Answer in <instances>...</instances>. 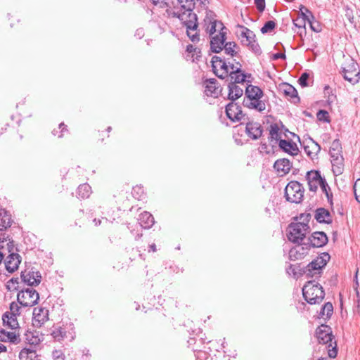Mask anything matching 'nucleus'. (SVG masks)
Listing matches in <instances>:
<instances>
[{
    "label": "nucleus",
    "mask_w": 360,
    "mask_h": 360,
    "mask_svg": "<svg viewBox=\"0 0 360 360\" xmlns=\"http://www.w3.org/2000/svg\"><path fill=\"white\" fill-rule=\"evenodd\" d=\"M316 335L320 344L326 345L329 357L335 358L338 354L337 343L330 326L322 324L316 330Z\"/></svg>",
    "instance_id": "nucleus-1"
},
{
    "label": "nucleus",
    "mask_w": 360,
    "mask_h": 360,
    "mask_svg": "<svg viewBox=\"0 0 360 360\" xmlns=\"http://www.w3.org/2000/svg\"><path fill=\"white\" fill-rule=\"evenodd\" d=\"M246 98H244L243 104L250 109H255L261 112L265 110V103L260 101L263 96L262 89L252 84H248L245 89Z\"/></svg>",
    "instance_id": "nucleus-2"
},
{
    "label": "nucleus",
    "mask_w": 360,
    "mask_h": 360,
    "mask_svg": "<svg viewBox=\"0 0 360 360\" xmlns=\"http://www.w3.org/2000/svg\"><path fill=\"white\" fill-rule=\"evenodd\" d=\"M302 294L304 300L310 304H319L325 297L323 287L315 283L314 281H309L304 285Z\"/></svg>",
    "instance_id": "nucleus-3"
},
{
    "label": "nucleus",
    "mask_w": 360,
    "mask_h": 360,
    "mask_svg": "<svg viewBox=\"0 0 360 360\" xmlns=\"http://www.w3.org/2000/svg\"><path fill=\"white\" fill-rule=\"evenodd\" d=\"M288 238L290 241L301 244L306 235L310 231V226L305 223L292 222L288 226Z\"/></svg>",
    "instance_id": "nucleus-4"
},
{
    "label": "nucleus",
    "mask_w": 360,
    "mask_h": 360,
    "mask_svg": "<svg viewBox=\"0 0 360 360\" xmlns=\"http://www.w3.org/2000/svg\"><path fill=\"white\" fill-rule=\"evenodd\" d=\"M238 27L241 30L239 34L241 44L243 46L248 47V49L256 55H260L262 53V51L259 44L256 41L255 34L243 25H238Z\"/></svg>",
    "instance_id": "nucleus-5"
},
{
    "label": "nucleus",
    "mask_w": 360,
    "mask_h": 360,
    "mask_svg": "<svg viewBox=\"0 0 360 360\" xmlns=\"http://www.w3.org/2000/svg\"><path fill=\"white\" fill-rule=\"evenodd\" d=\"M304 188L302 184L297 181L289 182L285 188V197L292 203H300L304 198Z\"/></svg>",
    "instance_id": "nucleus-6"
},
{
    "label": "nucleus",
    "mask_w": 360,
    "mask_h": 360,
    "mask_svg": "<svg viewBox=\"0 0 360 360\" xmlns=\"http://www.w3.org/2000/svg\"><path fill=\"white\" fill-rule=\"evenodd\" d=\"M229 58H225L218 56H214L212 58V66L216 76L219 78L224 79L229 76L231 70V61Z\"/></svg>",
    "instance_id": "nucleus-7"
},
{
    "label": "nucleus",
    "mask_w": 360,
    "mask_h": 360,
    "mask_svg": "<svg viewBox=\"0 0 360 360\" xmlns=\"http://www.w3.org/2000/svg\"><path fill=\"white\" fill-rule=\"evenodd\" d=\"M39 298L37 291L32 288L21 290L17 296L18 302L23 307H32L36 304Z\"/></svg>",
    "instance_id": "nucleus-8"
},
{
    "label": "nucleus",
    "mask_w": 360,
    "mask_h": 360,
    "mask_svg": "<svg viewBox=\"0 0 360 360\" xmlns=\"http://www.w3.org/2000/svg\"><path fill=\"white\" fill-rule=\"evenodd\" d=\"M194 8L183 9L181 13H174V15L177 17L186 28L197 29L198 27L197 15L193 12Z\"/></svg>",
    "instance_id": "nucleus-9"
},
{
    "label": "nucleus",
    "mask_w": 360,
    "mask_h": 360,
    "mask_svg": "<svg viewBox=\"0 0 360 360\" xmlns=\"http://www.w3.org/2000/svg\"><path fill=\"white\" fill-rule=\"evenodd\" d=\"M327 262L323 257H317L304 267L302 271L308 278L319 277L322 272V268Z\"/></svg>",
    "instance_id": "nucleus-10"
},
{
    "label": "nucleus",
    "mask_w": 360,
    "mask_h": 360,
    "mask_svg": "<svg viewBox=\"0 0 360 360\" xmlns=\"http://www.w3.org/2000/svg\"><path fill=\"white\" fill-rule=\"evenodd\" d=\"M342 69V75L345 80L353 84L359 81L360 72L358 70V64L353 60H350V62Z\"/></svg>",
    "instance_id": "nucleus-11"
},
{
    "label": "nucleus",
    "mask_w": 360,
    "mask_h": 360,
    "mask_svg": "<svg viewBox=\"0 0 360 360\" xmlns=\"http://www.w3.org/2000/svg\"><path fill=\"white\" fill-rule=\"evenodd\" d=\"M241 64L239 62L231 65V70L227 77L230 78V82L234 84H243L246 82L247 77H251V75L245 74L241 70Z\"/></svg>",
    "instance_id": "nucleus-12"
},
{
    "label": "nucleus",
    "mask_w": 360,
    "mask_h": 360,
    "mask_svg": "<svg viewBox=\"0 0 360 360\" xmlns=\"http://www.w3.org/2000/svg\"><path fill=\"white\" fill-rule=\"evenodd\" d=\"M306 179L309 186V190L311 192H316L318 186H321L322 181H326V179L322 177L319 170H311L307 172Z\"/></svg>",
    "instance_id": "nucleus-13"
},
{
    "label": "nucleus",
    "mask_w": 360,
    "mask_h": 360,
    "mask_svg": "<svg viewBox=\"0 0 360 360\" xmlns=\"http://www.w3.org/2000/svg\"><path fill=\"white\" fill-rule=\"evenodd\" d=\"M306 243L309 248H322L328 242L327 235L323 231H315L308 238Z\"/></svg>",
    "instance_id": "nucleus-14"
},
{
    "label": "nucleus",
    "mask_w": 360,
    "mask_h": 360,
    "mask_svg": "<svg viewBox=\"0 0 360 360\" xmlns=\"http://www.w3.org/2000/svg\"><path fill=\"white\" fill-rule=\"evenodd\" d=\"M227 31H222L219 34L212 37L210 40V49L214 53H218L223 50V47L226 42Z\"/></svg>",
    "instance_id": "nucleus-15"
},
{
    "label": "nucleus",
    "mask_w": 360,
    "mask_h": 360,
    "mask_svg": "<svg viewBox=\"0 0 360 360\" xmlns=\"http://www.w3.org/2000/svg\"><path fill=\"white\" fill-rule=\"evenodd\" d=\"M20 277L25 283H27L28 285L31 286L38 285L40 283L41 278L40 273L39 271H33V269L28 271L26 270L22 271Z\"/></svg>",
    "instance_id": "nucleus-16"
},
{
    "label": "nucleus",
    "mask_w": 360,
    "mask_h": 360,
    "mask_svg": "<svg viewBox=\"0 0 360 360\" xmlns=\"http://www.w3.org/2000/svg\"><path fill=\"white\" fill-rule=\"evenodd\" d=\"M205 93L207 96L217 98L221 92L220 85H218L217 80L214 78L206 79L204 82Z\"/></svg>",
    "instance_id": "nucleus-17"
},
{
    "label": "nucleus",
    "mask_w": 360,
    "mask_h": 360,
    "mask_svg": "<svg viewBox=\"0 0 360 360\" xmlns=\"http://www.w3.org/2000/svg\"><path fill=\"white\" fill-rule=\"evenodd\" d=\"M300 15L293 20L294 25L297 28H304L306 26V22L309 19H314L313 13L305 6H300Z\"/></svg>",
    "instance_id": "nucleus-18"
},
{
    "label": "nucleus",
    "mask_w": 360,
    "mask_h": 360,
    "mask_svg": "<svg viewBox=\"0 0 360 360\" xmlns=\"http://www.w3.org/2000/svg\"><path fill=\"white\" fill-rule=\"evenodd\" d=\"M49 320V311L45 308L36 307L33 311L32 324L35 327H41Z\"/></svg>",
    "instance_id": "nucleus-19"
},
{
    "label": "nucleus",
    "mask_w": 360,
    "mask_h": 360,
    "mask_svg": "<svg viewBox=\"0 0 360 360\" xmlns=\"http://www.w3.org/2000/svg\"><path fill=\"white\" fill-rule=\"evenodd\" d=\"M279 91H281L292 103L296 104L300 102L296 89L288 83H283L280 86Z\"/></svg>",
    "instance_id": "nucleus-20"
},
{
    "label": "nucleus",
    "mask_w": 360,
    "mask_h": 360,
    "mask_svg": "<svg viewBox=\"0 0 360 360\" xmlns=\"http://www.w3.org/2000/svg\"><path fill=\"white\" fill-rule=\"evenodd\" d=\"M309 245L306 243H301L298 245L292 248L289 251V257L291 260L302 259L309 250Z\"/></svg>",
    "instance_id": "nucleus-21"
},
{
    "label": "nucleus",
    "mask_w": 360,
    "mask_h": 360,
    "mask_svg": "<svg viewBox=\"0 0 360 360\" xmlns=\"http://www.w3.org/2000/svg\"><path fill=\"white\" fill-rule=\"evenodd\" d=\"M336 100L335 96H330L327 101H318L316 104L319 108L316 109V112H333L335 110V106L337 105V103H335Z\"/></svg>",
    "instance_id": "nucleus-22"
},
{
    "label": "nucleus",
    "mask_w": 360,
    "mask_h": 360,
    "mask_svg": "<svg viewBox=\"0 0 360 360\" xmlns=\"http://www.w3.org/2000/svg\"><path fill=\"white\" fill-rule=\"evenodd\" d=\"M20 256L18 253L9 254L5 261V266L6 270L10 273H13L18 268L21 262Z\"/></svg>",
    "instance_id": "nucleus-23"
},
{
    "label": "nucleus",
    "mask_w": 360,
    "mask_h": 360,
    "mask_svg": "<svg viewBox=\"0 0 360 360\" xmlns=\"http://www.w3.org/2000/svg\"><path fill=\"white\" fill-rule=\"evenodd\" d=\"M245 131L248 136L253 140H257L262 135V128L257 122H248L245 127Z\"/></svg>",
    "instance_id": "nucleus-24"
},
{
    "label": "nucleus",
    "mask_w": 360,
    "mask_h": 360,
    "mask_svg": "<svg viewBox=\"0 0 360 360\" xmlns=\"http://www.w3.org/2000/svg\"><path fill=\"white\" fill-rule=\"evenodd\" d=\"M292 167V163L286 158L277 160L274 165V168L278 175L284 176L288 174Z\"/></svg>",
    "instance_id": "nucleus-25"
},
{
    "label": "nucleus",
    "mask_w": 360,
    "mask_h": 360,
    "mask_svg": "<svg viewBox=\"0 0 360 360\" xmlns=\"http://www.w3.org/2000/svg\"><path fill=\"white\" fill-rule=\"evenodd\" d=\"M314 218L321 224H330L333 221L330 212L323 207L317 208L316 210Z\"/></svg>",
    "instance_id": "nucleus-26"
},
{
    "label": "nucleus",
    "mask_w": 360,
    "mask_h": 360,
    "mask_svg": "<svg viewBox=\"0 0 360 360\" xmlns=\"http://www.w3.org/2000/svg\"><path fill=\"white\" fill-rule=\"evenodd\" d=\"M269 135L268 140L272 146H274V143H277V142L279 143L280 140H282V131L280 129L278 124H271L269 127Z\"/></svg>",
    "instance_id": "nucleus-27"
},
{
    "label": "nucleus",
    "mask_w": 360,
    "mask_h": 360,
    "mask_svg": "<svg viewBox=\"0 0 360 360\" xmlns=\"http://www.w3.org/2000/svg\"><path fill=\"white\" fill-rule=\"evenodd\" d=\"M278 146L283 151L292 155H295L299 152L297 144L291 141L280 140Z\"/></svg>",
    "instance_id": "nucleus-28"
},
{
    "label": "nucleus",
    "mask_w": 360,
    "mask_h": 360,
    "mask_svg": "<svg viewBox=\"0 0 360 360\" xmlns=\"http://www.w3.org/2000/svg\"><path fill=\"white\" fill-rule=\"evenodd\" d=\"M229 95L228 98L232 101L241 97L243 94V89L234 82H229L228 84Z\"/></svg>",
    "instance_id": "nucleus-29"
},
{
    "label": "nucleus",
    "mask_w": 360,
    "mask_h": 360,
    "mask_svg": "<svg viewBox=\"0 0 360 360\" xmlns=\"http://www.w3.org/2000/svg\"><path fill=\"white\" fill-rule=\"evenodd\" d=\"M304 149L307 155L313 160L321 151V148L319 143L311 139L309 144L305 146Z\"/></svg>",
    "instance_id": "nucleus-30"
},
{
    "label": "nucleus",
    "mask_w": 360,
    "mask_h": 360,
    "mask_svg": "<svg viewBox=\"0 0 360 360\" xmlns=\"http://www.w3.org/2000/svg\"><path fill=\"white\" fill-rule=\"evenodd\" d=\"M139 220L140 226L144 229L150 228L155 223L154 217L148 212L141 213L139 215Z\"/></svg>",
    "instance_id": "nucleus-31"
},
{
    "label": "nucleus",
    "mask_w": 360,
    "mask_h": 360,
    "mask_svg": "<svg viewBox=\"0 0 360 360\" xmlns=\"http://www.w3.org/2000/svg\"><path fill=\"white\" fill-rule=\"evenodd\" d=\"M20 339L19 335H17L14 332H7L4 329L0 328V341L10 342L17 344L20 342Z\"/></svg>",
    "instance_id": "nucleus-32"
},
{
    "label": "nucleus",
    "mask_w": 360,
    "mask_h": 360,
    "mask_svg": "<svg viewBox=\"0 0 360 360\" xmlns=\"http://www.w3.org/2000/svg\"><path fill=\"white\" fill-rule=\"evenodd\" d=\"M2 320L4 326H7L11 329L18 328V322L17 321V316L10 314L9 313H4L2 316Z\"/></svg>",
    "instance_id": "nucleus-33"
},
{
    "label": "nucleus",
    "mask_w": 360,
    "mask_h": 360,
    "mask_svg": "<svg viewBox=\"0 0 360 360\" xmlns=\"http://www.w3.org/2000/svg\"><path fill=\"white\" fill-rule=\"evenodd\" d=\"M332 166H333V172L335 174L339 175L341 174L344 170V158L343 156L336 157L335 158H332L330 160Z\"/></svg>",
    "instance_id": "nucleus-34"
},
{
    "label": "nucleus",
    "mask_w": 360,
    "mask_h": 360,
    "mask_svg": "<svg viewBox=\"0 0 360 360\" xmlns=\"http://www.w3.org/2000/svg\"><path fill=\"white\" fill-rule=\"evenodd\" d=\"M224 53L231 58L235 57L238 55L239 51V46L234 41L226 42L223 47Z\"/></svg>",
    "instance_id": "nucleus-35"
},
{
    "label": "nucleus",
    "mask_w": 360,
    "mask_h": 360,
    "mask_svg": "<svg viewBox=\"0 0 360 360\" xmlns=\"http://www.w3.org/2000/svg\"><path fill=\"white\" fill-rule=\"evenodd\" d=\"M329 154L330 159L335 158L336 157L342 156V146L338 139H335L332 142L330 147Z\"/></svg>",
    "instance_id": "nucleus-36"
},
{
    "label": "nucleus",
    "mask_w": 360,
    "mask_h": 360,
    "mask_svg": "<svg viewBox=\"0 0 360 360\" xmlns=\"http://www.w3.org/2000/svg\"><path fill=\"white\" fill-rule=\"evenodd\" d=\"M217 30L219 31V32H221L222 31H227L228 30L221 21L214 20L211 22L210 25L207 27V31L210 35H212Z\"/></svg>",
    "instance_id": "nucleus-37"
},
{
    "label": "nucleus",
    "mask_w": 360,
    "mask_h": 360,
    "mask_svg": "<svg viewBox=\"0 0 360 360\" xmlns=\"http://www.w3.org/2000/svg\"><path fill=\"white\" fill-rule=\"evenodd\" d=\"M333 312V307L330 302L326 303L321 309L319 314V318L327 319L330 318Z\"/></svg>",
    "instance_id": "nucleus-38"
},
{
    "label": "nucleus",
    "mask_w": 360,
    "mask_h": 360,
    "mask_svg": "<svg viewBox=\"0 0 360 360\" xmlns=\"http://www.w3.org/2000/svg\"><path fill=\"white\" fill-rule=\"evenodd\" d=\"M77 193L82 199L87 198L91 193V188L87 184H83L79 186Z\"/></svg>",
    "instance_id": "nucleus-39"
},
{
    "label": "nucleus",
    "mask_w": 360,
    "mask_h": 360,
    "mask_svg": "<svg viewBox=\"0 0 360 360\" xmlns=\"http://www.w3.org/2000/svg\"><path fill=\"white\" fill-rule=\"evenodd\" d=\"M11 216L6 212L2 214L0 213V231H4L11 226Z\"/></svg>",
    "instance_id": "nucleus-40"
},
{
    "label": "nucleus",
    "mask_w": 360,
    "mask_h": 360,
    "mask_svg": "<svg viewBox=\"0 0 360 360\" xmlns=\"http://www.w3.org/2000/svg\"><path fill=\"white\" fill-rule=\"evenodd\" d=\"M323 193L326 195L328 202L333 206V193L331 192L330 188L328 186L327 181H322L321 185L320 186Z\"/></svg>",
    "instance_id": "nucleus-41"
},
{
    "label": "nucleus",
    "mask_w": 360,
    "mask_h": 360,
    "mask_svg": "<svg viewBox=\"0 0 360 360\" xmlns=\"http://www.w3.org/2000/svg\"><path fill=\"white\" fill-rule=\"evenodd\" d=\"M51 335L55 340L60 342L66 337V330L62 327H58L52 331Z\"/></svg>",
    "instance_id": "nucleus-42"
},
{
    "label": "nucleus",
    "mask_w": 360,
    "mask_h": 360,
    "mask_svg": "<svg viewBox=\"0 0 360 360\" xmlns=\"http://www.w3.org/2000/svg\"><path fill=\"white\" fill-rule=\"evenodd\" d=\"M246 114H225L224 117L222 114L220 115L219 119H229L231 122H237L241 121L245 116Z\"/></svg>",
    "instance_id": "nucleus-43"
},
{
    "label": "nucleus",
    "mask_w": 360,
    "mask_h": 360,
    "mask_svg": "<svg viewBox=\"0 0 360 360\" xmlns=\"http://www.w3.org/2000/svg\"><path fill=\"white\" fill-rule=\"evenodd\" d=\"M29 354L34 356L35 351L30 348H24L20 352L19 358L20 360H29Z\"/></svg>",
    "instance_id": "nucleus-44"
},
{
    "label": "nucleus",
    "mask_w": 360,
    "mask_h": 360,
    "mask_svg": "<svg viewBox=\"0 0 360 360\" xmlns=\"http://www.w3.org/2000/svg\"><path fill=\"white\" fill-rule=\"evenodd\" d=\"M276 27V23L273 20L267 21L264 26L261 28L262 34H266L273 31Z\"/></svg>",
    "instance_id": "nucleus-45"
},
{
    "label": "nucleus",
    "mask_w": 360,
    "mask_h": 360,
    "mask_svg": "<svg viewBox=\"0 0 360 360\" xmlns=\"http://www.w3.org/2000/svg\"><path fill=\"white\" fill-rule=\"evenodd\" d=\"M197 29L186 28V33L189 39L193 42H198L200 40L199 34L196 32Z\"/></svg>",
    "instance_id": "nucleus-46"
},
{
    "label": "nucleus",
    "mask_w": 360,
    "mask_h": 360,
    "mask_svg": "<svg viewBox=\"0 0 360 360\" xmlns=\"http://www.w3.org/2000/svg\"><path fill=\"white\" fill-rule=\"evenodd\" d=\"M311 29L315 32H320L322 30L321 24L314 19H309L308 21Z\"/></svg>",
    "instance_id": "nucleus-47"
},
{
    "label": "nucleus",
    "mask_w": 360,
    "mask_h": 360,
    "mask_svg": "<svg viewBox=\"0 0 360 360\" xmlns=\"http://www.w3.org/2000/svg\"><path fill=\"white\" fill-rule=\"evenodd\" d=\"M19 283L18 278H12L10 279L6 284V288L8 290H17V285Z\"/></svg>",
    "instance_id": "nucleus-48"
},
{
    "label": "nucleus",
    "mask_w": 360,
    "mask_h": 360,
    "mask_svg": "<svg viewBox=\"0 0 360 360\" xmlns=\"http://www.w3.org/2000/svg\"><path fill=\"white\" fill-rule=\"evenodd\" d=\"M233 108H236L237 110V112H242L241 107L237 103H233V101H231V102L226 105L225 112H229V111H233Z\"/></svg>",
    "instance_id": "nucleus-49"
},
{
    "label": "nucleus",
    "mask_w": 360,
    "mask_h": 360,
    "mask_svg": "<svg viewBox=\"0 0 360 360\" xmlns=\"http://www.w3.org/2000/svg\"><path fill=\"white\" fill-rule=\"evenodd\" d=\"M309 75L307 72H303L298 79L299 84L302 86L305 87L308 86L307 81L309 79Z\"/></svg>",
    "instance_id": "nucleus-50"
},
{
    "label": "nucleus",
    "mask_w": 360,
    "mask_h": 360,
    "mask_svg": "<svg viewBox=\"0 0 360 360\" xmlns=\"http://www.w3.org/2000/svg\"><path fill=\"white\" fill-rule=\"evenodd\" d=\"M186 51L188 53H195L196 54V58H198V56H200V50L196 47H195L194 46L191 45V44H189L186 47ZM194 56V54H193V57Z\"/></svg>",
    "instance_id": "nucleus-51"
},
{
    "label": "nucleus",
    "mask_w": 360,
    "mask_h": 360,
    "mask_svg": "<svg viewBox=\"0 0 360 360\" xmlns=\"http://www.w3.org/2000/svg\"><path fill=\"white\" fill-rule=\"evenodd\" d=\"M20 307L15 302H13L10 304V311H6V313H9L10 314H14L15 316L19 314Z\"/></svg>",
    "instance_id": "nucleus-52"
},
{
    "label": "nucleus",
    "mask_w": 360,
    "mask_h": 360,
    "mask_svg": "<svg viewBox=\"0 0 360 360\" xmlns=\"http://www.w3.org/2000/svg\"><path fill=\"white\" fill-rule=\"evenodd\" d=\"M300 221L297 223H305L309 225V222L311 219V214L309 213L301 214L299 217Z\"/></svg>",
    "instance_id": "nucleus-53"
},
{
    "label": "nucleus",
    "mask_w": 360,
    "mask_h": 360,
    "mask_svg": "<svg viewBox=\"0 0 360 360\" xmlns=\"http://www.w3.org/2000/svg\"><path fill=\"white\" fill-rule=\"evenodd\" d=\"M151 1L153 5L158 6L161 8L169 7V4L166 0H151Z\"/></svg>",
    "instance_id": "nucleus-54"
},
{
    "label": "nucleus",
    "mask_w": 360,
    "mask_h": 360,
    "mask_svg": "<svg viewBox=\"0 0 360 360\" xmlns=\"http://www.w3.org/2000/svg\"><path fill=\"white\" fill-rule=\"evenodd\" d=\"M317 120L319 122H330L329 114H316Z\"/></svg>",
    "instance_id": "nucleus-55"
},
{
    "label": "nucleus",
    "mask_w": 360,
    "mask_h": 360,
    "mask_svg": "<svg viewBox=\"0 0 360 360\" xmlns=\"http://www.w3.org/2000/svg\"><path fill=\"white\" fill-rule=\"evenodd\" d=\"M255 4L259 12H263L265 9V0H255Z\"/></svg>",
    "instance_id": "nucleus-56"
},
{
    "label": "nucleus",
    "mask_w": 360,
    "mask_h": 360,
    "mask_svg": "<svg viewBox=\"0 0 360 360\" xmlns=\"http://www.w3.org/2000/svg\"><path fill=\"white\" fill-rule=\"evenodd\" d=\"M27 335V340L28 341V343L31 345H37L40 342V339L37 336L32 335V338H29V335Z\"/></svg>",
    "instance_id": "nucleus-57"
},
{
    "label": "nucleus",
    "mask_w": 360,
    "mask_h": 360,
    "mask_svg": "<svg viewBox=\"0 0 360 360\" xmlns=\"http://www.w3.org/2000/svg\"><path fill=\"white\" fill-rule=\"evenodd\" d=\"M143 193V188L139 186H136L133 188L132 194L134 196L138 199H139L141 197V194Z\"/></svg>",
    "instance_id": "nucleus-58"
},
{
    "label": "nucleus",
    "mask_w": 360,
    "mask_h": 360,
    "mask_svg": "<svg viewBox=\"0 0 360 360\" xmlns=\"http://www.w3.org/2000/svg\"><path fill=\"white\" fill-rule=\"evenodd\" d=\"M59 129H61V131L60 132H58L57 130L56 129H53L52 133L54 136H58L59 138L60 137H62L63 136V131L65 129L66 130V126L64 124V123H60L59 124Z\"/></svg>",
    "instance_id": "nucleus-59"
},
{
    "label": "nucleus",
    "mask_w": 360,
    "mask_h": 360,
    "mask_svg": "<svg viewBox=\"0 0 360 360\" xmlns=\"http://www.w3.org/2000/svg\"><path fill=\"white\" fill-rule=\"evenodd\" d=\"M345 11H346V13H345L346 18L348 19V20L351 23H353L354 22L353 11L352 9L349 8H347Z\"/></svg>",
    "instance_id": "nucleus-60"
},
{
    "label": "nucleus",
    "mask_w": 360,
    "mask_h": 360,
    "mask_svg": "<svg viewBox=\"0 0 360 360\" xmlns=\"http://www.w3.org/2000/svg\"><path fill=\"white\" fill-rule=\"evenodd\" d=\"M195 0H186V5H181V9L194 8Z\"/></svg>",
    "instance_id": "nucleus-61"
},
{
    "label": "nucleus",
    "mask_w": 360,
    "mask_h": 360,
    "mask_svg": "<svg viewBox=\"0 0 360 360\" xmlns=\"http://www.w3.org/2000/svg\"><path fill=\"white\" fill-rule=\"evenodd\" d=\"M285 58H286V56H285V53H276L272 56L271 59L274 60H278V59H285Z\"/></svg>",
    "instance_id": "nucleus-62"
},
{
    "label": "nucleus",
    "mask_w": 360,
    "mask_h": 360,
    "mask_svg": "<svg viewBox=\"0 0 360 360\" xmlns=\"http://www.w3.org/2000/svg\"><path fill=\"white\" fill-rule=\"evenodd\" d=\"M7 250L8 252H9V254H11V253H15L13 252L14 250V243H13V240H9V242L7 243Z\"/></svg>",
    "instance_id": "nucleus-63"
},
{
    "label": "nucleus",
    "mask_w": 360,
    "mask_h": 360,
    "mask_svg": "<svg viewBox=\"0 0 360 360\" xmlns=\"http://www.w3.org/2000/svg\"><path fill=\"white\" fill-rule=\"evenodd\" d=\"M233 139L236 144L238 145H243V141L242 139L239 137V134H233Z\"/></svg>",
    "instance_id": "nucleus-64"
}]
</instances>
